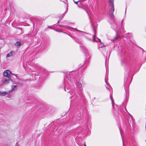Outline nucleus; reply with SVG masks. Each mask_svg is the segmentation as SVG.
<instances>
[{
    "mask_svg": "<svg viewBox=\"0 0 146 146\" xmlns=\"http://www.w3.org/2000/svg\"><path fill=\"white\" fill-rule=\"evenodd\" d=\"M72 98V96H71L70 97V98L71 99V98Z\"/></svg>",
    "mask_w": 146,
    "mask_h": 146,
    "instance_id": "a211bd4d",
    "label": "nucleus"
},
{
    "mask_svg": "<svg viewBox=\"0 0 146 146\" xmlns=\"http://www.w3.org/2000/svg\"><path fill=\"white\" fill-rule=\"evenodd\" d=\"M11 74V71L8 70L5 71L3 73V75L5 77H6L5 78H10Z\"/></svg>",
    "mask_w": 146,
    "mask_h": 146,
    "instance_id": "f03ea898",
    "label": "nucleus"
},
{
    "mask_svg": "<svg viewBox=\"0 0 146 146\" xmlns=\"http://www.w3.org/2000/svg\"><path fill=\"white\" fill-rule=\"evenodd\" d=\"M111 8L109 12L111 18H113L114 17L113 12L114 11V9L113 6H111Z\"/></svg>",
    "mask_w": 146,
    "mask_h": 146,
    "instance_id": "20e7f679",
    "label": "nucleus"
},
{
    "mask_svg": "<svg viewBox=\"0 0 146 146\" xmlns=\"http://www.w3.org/2000/svg\"><path fill=\"white\" fill-rule=\"evenodd\" d=\"M2 81L3 83L6 84L9 83L10 81L12 82L10 78H4L3 79Z\"/></svg>",
    "mask_w": 146,
    "mask_h": 146,
    "instance_id": "7ed1b4c3",
    "label": "nucleus"
},
{
    "mask_svg": "<svg viewBox=\"0 0 146 146\" xmlns=\"http://www.w3.org/2000/svg\"><path fill=\"white\" fill-rule=\"evenodd\" d=\"M98 39L99 40V41L100 42H101L100 40V39H99L98 38Z\"/></svg>",
    "mask_w": 146,
    "mask_h": 146,
    "instance_id": "f3484780",
    "label": "nucleus"
},
{
    "mask_svg": "<svg viewBox=\"0 0 146 146\" xmlns=\"http://www.w3.org/2000/svg\"><path fill=\"white\" fill-rule=\"evenodd\" d=\"M77 30V31H79V30Z\"/></svg>",
    "mask_w": 146,
    "mask_h": 146,
    "instance_id": "6ab92c4d",
    "label": "nucleus"
},
{
    "mask_svg": "<svg viewBox=\"0 0 146 146\" xmlns=\"http://www.w3.org/2000/svg\"><path fill=\"white\" fill-rule=\"evenodd\" d=\"M15 146H20V145L18 143H16Z\"/></svg>",
    "mask_w": 146,
    "mask_h": 146,
    "instance_id": "4468645a",
    "label": "nucleus"
},
{
    "mask_svg": "<svg viewBox=\"0 0 146 146\" xmlns=\"http://www.w3.org/2000/svg\"><path fill=\"white\" fill-rule=\"evenodd\" d=\"M95 34L93 36V41L94 42H95V40H94V38H95Z\"/></svg>",
    "mask_w": 146,
    "mask_h": 146,
    "instance_id": "f8f14e48",
    "label": "nucleus"
},
{
    "mask_svg": "<svg viewBox=\"0 0 146 146\" xmlns=\"http://www.w3.org/2000/svg\"><path fill=\"white\" fill-rule=\"evenodd\" d=\"M113 0H109V5L110 6H113Z\"/></svg>",
    "mask_w": 146,
    "mask_h": 146,
    "instance_id": "0eeeda50",
    "label": "nucleus"
},
{
    "mask_svg": "<svg viewBox=\"0 0 146 146\" xmlns=\"http://www.w3.org/2000/svg\"><path fill=\"white\" fill-rule=\"evenodd\" d=\"M7 97L8 98H11V95H9L7 96Z\"/></svg>",
    "mask_w": 146,
    "mask_h": 146,
    "instance_id": "ddd939ff",
    "label": "nucleus"
},
{
    "mask_svg": "<svg viewBox=\"0 0 146 146\" xmlns=\"http://www.w3.org/2000/svg\"><path fill=\"white\" fill-rule=\"evenodd\" d=\"M110 99H111V102H112V105L113 106V107H114V106H113V104L114 103V101H113V100L112 97H110Z\"/></svg>",
    "mask_w": 146,
    "mask_h": 146,
    "instance_id": "9d476101",
    "label": "nucleus"
},
{
    "mask_svg": "<svg viewBox=\"0 0 146 146\" xmlns=\"http://www.w3.org/2000/svg\"><path fill=\"white\" fill-rule=\"evenodd\" d=\"M78 87H79L80 88L82 86V84L80 83H79V82L78 83Z\"/></svg>",
    "mask_w": 146,
    "mask_h": 146,
    "instance_id": "9b49d317",
    "label": "nucleus"
},
{
    "mask_svg": "<svg viewBox=\"0 0 146 146\" xmlns=\"http://www.w3.org/2000/svg\"><path fill=\"white\" fill-rule=\"evenodd\" d=\"M18 83H19L18 82H14V81L12 82V84L13 85L11 86V90L9 91L10 92V93L13 91L17 89Z\"/></svg>",
    "mask_w": 146,
    "mask_h": 146,
    "instance_id": "f257e3e1",
    "label": "nucleus"
},
{
    "mask_svg": "<svg viewBox=\"0 0 146 146\" xmlns=\"http://www.w3.org/2000/svg\"><path fill=\"white\" fill-rule=\"evenodd\" d=\"M15 45L20 46L21 45V43L20 42H17L15 44Z\"/></svg>",
    "mask_w": 146,
    "mask_h": 146,
    "instance_id": "6e6552de",
    "label": "nucleus"
},
{
    "mask_svg": "<svg viewBox=\"0 0 146 146\" xmlns=\"http://www.w3.org/2000/svg\"><path fill=\"white\" fill-rule=\"evenodd\" d=\"M18 31H21V32L22 31V30H21V29H19Z\"/></svg>",
    "mask_w": 146,
    "mask_h": 146,
    "instance_id": "dca6fc26",
    "label": "nucleus"
},
{
    "mask_svg": "<svg viewBox=\"0 0 146 146\" xmlns=\"http://www.w3.org/2000/svg\"><path fill=\"white\" fill-rule=\"evenodd\" d=\"M65 91H66V89H65Z\"/></svg>",
    "mask_w": 146,
    "mask_h": 146,
    "instance_id": "412c9836",
    "label": "nucleus"
},
{
    "mask_svg": "<svg viewBox=\"0 0 146 146\" xmlns=\"http://www.w3.org/2000/svg\"><path fill=\"white\" fill-rule=\"evenodd\" d=\"M121 38V37L119 36V35H117L116 37L115 38V40H117L119 38Z\"/></svg>",
    "mask_w": 146,
    "mask_h": 146,
    "instance_id": "1a4fd4ad",
    "label": "nucleus"
},
{
    "mask_svg": "<svg viewBox=\"0 0 146 146\" xmlns=\"http://www.w3.org/2000/svg\"><path fill=\"white\" fill-rule=\"evenodd\" d=\"M78 1H78L77 2H76V1H74V2L76 4H77L78 2Z\"/></svg>",
    "mask_w": 146,
    "mask_h": 146,
    "instance_id": "2eb2a0df",
    "label": "nucleus"
},
{
    "mask_svg": "<svg viewBox=\"0 0 146 146\" xmlns=\"http://www.w3.org/2000/svg\"><path fill=\"white\" fill-rule=\"evenodd\" d=\"M15 52L14 51H11L9 53H8L6 56L7 57H9L12 56L13 54H15Z\"/></svg>",
    "mask_w": 146,
    "mask_h": 146,
    "instance_id": "423d86ee",
    "label": "nucleus"
},
{
    "mask_svg": "<svg viewBox=\"0 0 146 146\" xmlns=\"http://www.w3.org/2000/svg\"><path fill=\"white\" fill-rule=\"evenodd\" d=\"M84 146H86V145H85V144H84Z\"/></svg>",
    "mask_w": 146,
    "mask_h": 146,
    "instance_id": "aec40b11",
    "label": "nucleus"
},
{
    "mask_svg": "<svg viewBox=\"0 0 146 146\" xmlns=\"http://www.w3.org/2000/svg\"><path fill=\"white\" fill-rule=\"evenodd\" d=\"M10 93V92H9V91L7 92H3L0 91V96H3L9 94Z\"/></svg>",
    "mask_w": 146,
    "mask_h": 146,
    "instance_id": "39448f33",
    "label": "nucleus"
}]
</instances>
